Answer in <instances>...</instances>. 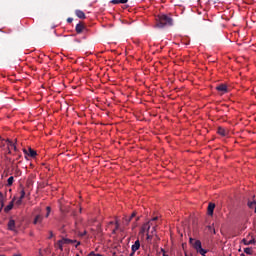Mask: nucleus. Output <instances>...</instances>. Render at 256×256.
Instances as JSON below:
<instances>
[{"instance_id": "19", "label": "nucleus", "mask_w": 256, "mask_h": 256, "mask_svg": "<svg viewBox=\"0 0 256 256\" xmlns=\"http://www.w3.org/2000/svg\"><path fill=\"white\" fill-rule=\"evenodd\" d=\"M256 201H248V207L249 209H255Z\"/></svg>"}, {"instance_id": "18", "label": "nucleus", "mask_w": 256, "mask_h": 256, "mask_svg": "<svg viewBox=\"0 0 256 256\" xmlns=\"http://www.w3.org/2000/svg\"><path fill=\"white\" fill-rule=\"evenodd\" d=\"M13 181H15V178L10 176L7 180V187H11V185H13Z\"/></svg>"}, {"instance_id": "44", "label": "nucleus", "mask_w": 256, "mask_h": 256, "mask_svg": "<svg viewBox=\"0 0 256 256\" xmlns=\"http://www.w3.org/2000/svg\"><path fill=\"white\" fill-rule=\"evenodd\" d=\"M0 256H5V255H0Z\"/></svg>"}, {"instance_id": "38", "label": "nucleus", "mask_w": 256, "mask_h": 256, "mask_svg": "<svg viewBox=\"0 0 256 256\" xmlns=\"http://www.w3.org/2000/svg\"><path fill=\"white\" fill-rule=\"evenodd\" d=\"M134 255H135V252L132 251V252L130 253V256H134Z\"/></svg>"}, {"instance_id": "13", "label": "nucleus", "mask_w": 256, "mask_h": 256, "mask_svg": "<svg viewBox=\"0 0 256 256\" xmlns=\"http://www.w3.org/2000/svg\"><path fill=\"white\" fill-rule=\"evenodd\" d=\"M217 133H218V135H221V137H226L227 130H225V128H223V127H218Z\"/></svg>"}, {"instance_id": "37", "label": "nucleus", "mask_w": 256, "mask_h": 256, "mask_svg": "<svg viewBox=\"0 0 256 256\" xmlns=\"http://www.w3.org/2000/svg\"><path fill=\"white\" fill-rule=\"evenodd\" d=\"M83 235H87V232H86V231H84V232H83V234H81V236L83 237Z\"/></svg>"}, {"instance_id": "22", "label": "nucleus", "mask_w": 256, "mask_h": 256, "mask_svg": "<svg viewBox=\"0 0 256 256\" xmlns=\"http://www.w3.org/2000/svg\"><path fill=\"white\" fill-rule=\"evenodd\" d=\"M244 253H246V255H253V251H251V248H245Z\"/></svg>"}, {"instance_id": "30", "label": "nucleus", "mask_w": 256, "mask_h": 256, "mask_svg": "<svg viewBox=\"0 0 256 256\" xmlns=\"http://www.w3.org/2000/svg\"><path fill=\"white\" fill-rule=\"evenodd\" d=\"M151 239H153V236L147 234V241H149V240H151Z\"/></svg>"}, {"instance_id": "15", "label": "nucleus", "mask_w": 256, "mask_h": 256, "mask_svg": "<svg viewBox=\"0 0 256 256\" xmlns=\"http://www.w3.org/2000/svg\"><path fill=\"white\" fill-rule=\"evenodd\" d=\"M242 243L244 245H255L256 241H255V238H253L252 240L248 241L247 239H242Z\"/></svg>"}, {"instance_id": "24", "label": "nucleus", "mask_w": 256, "mask_h": 256, "mask_svg": "<svg viewBox=\"0 0 256 256\" xmlns=\"http://www.w3.org/2000/svg\"><path fill=\"white\" fill-rule=\"evenodd\" d=\"M88 256H103V255H101V254H95V252H90V253L88 254Z\"/></svg>"}, {"instance_id": "39", "label": "nucleus", "mask_w": 256, "mask_h": 256, "mask_svg": "<svg viewBox=\"0 0 256 256\" xmlns=\"http://www.w3.org/2000/svg\"><path fill=\"white\" fill-rule=\"evenodd\" d=\"M2 210H3V204H2V206L0 207V213H1Z\"/></svg>"}, {"instance_id": "40", "label": "nucleus", "mask_w": 256, "mask_h": 256, "mask_svg": "<svg viewBox=\"0 0 256 256\" xmlns=\"http://www.w3.org/2000/svg\"><path fill=\"white\" fill-rule=\"evenodd\" d=\"M155 231V226L152 227V233Z\"/></svg>"}, {"instance_id": "16", "label": "nucleus", "mask_w": 256, "mask_h": 256, "mask_svg": "<svg viewBox=\"0 0 256 256\" xmlns=\"http://www.w3.org/2000/svg\"><path fill=\"white\" fill-rule=\"evenodd\" d=\"M8 142H11V140H9V139H7V140H5V139L0 140V148L1 149H5Z\"/></svg>"}, {"instance_id": "35", "label": "nucleus", "mask_w": 256, "mask_h": 256, "mask_svg": "<svg viewBox=\"0 0 256 256\" xmlns=\"http://www.w3.org/2000/svg\"><path fill=\"white\" fill-rule=\"evenodd\" d=\"M79 245H81V242L80 241H76V245H75V247L77 248Z\"/></svg>"}, {"instance_id": "5", "label": "nucleus", "mask_w": 256, "mask_h": 256, "mask_svg": "<svg viewBox=\"0 0 256 256\" xmlns=\"http://www.w3.org/2000/svg\"><path fill=\"white\" fill-rule=\"evenodd\" d=\"M11 145H13V141L7 142V146L4 149L5 150V158L8 159V161H11V159H9V157H7V155H11Z\"/></svg>"}, {"instance_id": "3", "label": "nucleus", "mask_w": 256, "mask_h": 256, "mask_svg": "<svg viewBox=\"0 0 256 256\" xmlns=\"http://www.w3.org/2000/svg\"><path fill=\"white\" fill-rule=\"evenodd\" d=\"M192 245L197 253H199L202 256L207 255V250L203 249L200 240H196L195 243Z\"/></svg>"}, {"instance_id": "42", "label": "nucleus", "mask_w": 256, "mask_h": 256, "mask_svg": "<svg viewBox=\"0 0 256 256\" xmlns=\"http://www.w3.org/2000/svg\"><path fill=\"white\" fill-rule=\"evenodd\" d=\"M208 229H211V226H208Z\"/></svg>"}, {"instance_id": "12", "label": "nucleus", "mask_w": 256, "mask_h": 256, "mask_svg": "<svg viewBox=\"0 0 256 256\" xmlns=\"http://www.w3.org/2000/svg\"><path fill=\"white\" fill-rule=\"evenodd\" d=\"M75 15L78 17V19H86L85 12L82 10H76Z\"/></svg>"}, {"instance_id": "43", "label": "nucleus", "mask_w": 256, "mask_h": 256, "mask_svg": "<svg viewBox=\"0 0 256 256\" xmlns=\"http://www.w3.org/2000/svg\"><path fill=\"white\" fill-rule=\"evenodd\" d=\"M213 233L215 234V230H213Z\"/></svg>"}, {"instance_id": "1", "label": "nucleus", "mask_w": 256, "mask_h": 256, "mask_svg": "<svg viewBox=\"0 0 256 256\" xmlns=\"http://www.w3.org/2000/svg\"><path fill=\"white\" fill-rule=\"evenodd\" d=\"M156 21V26L159 27V29H163V27L167 26L171 27V25H173V18L165 14L159 15Z\"/></svg>"}, {"instance_id": "21", "label": "nucleus", "mask_w": 256, "mask_h": 256, "mask_svg": "<svg viewBox=\"0 0 256 256\" xmlns=\"http://www.w3.org/2000/svg\"><path fill=\"white\" fill-rule=\"evenodd\" d=\"M20 199H22V200H24L25 199V189H21V191H20V197H19Z\"/></svg>"}, {"instance_id": "6", "label": "nucleus", "mask_w": 256, "mask_h": 256, "mask_svg": "<svg viewBox=\"0 0 256 256\" xmlns=\"http://www.w3.org/2000/svg\"><path fill=\"white\" fill-rule=\"evenodd\" d=\"M85 29H86L85 24L83 22L78 23L75 27V31H76V33H78V35L83 33V31H85Z\"/></svg>"}, {"instance_id": "41", "label": "nucleus", "mask_w": 256, "mask_h": 256, "mask_svg": "<svg viewBox=\"0 0 256 256\" xmlns=\"http://www.w3.org/2000/svg\"><path fill=\"white\" fill-rule=\"evenodd\" d=\"M75 225H76V229H77V222L75 223Z\"/></svg>"}, {"instance_id": "34", "label": "nucleus", "mask_w": 256, "mask_h": 256, "mask_svg": "<svg viewBox=\"0 0 256 256\" xmlns=\"http://www.w3.org/2000/svg\"><path fill=\"white\" fill-rule=\"evenodd\" d=\"M193 241H194L193 238H190V239H189V243H191V245H194V244H193Z\"/></svg>"}, {"instance_id": "25", "label": "nucleus", "mask_w": 256, "mask_h": 256, "mask_svg": "<svg viewBox=\"0 0 256 256\" xmlns=\"http://www.w3.org/2000/svg\"><path fill=\"white\" fill-rule=\"evenodd\" d=\"M23 203V199L19 198L17 201H16V205H21Z\"/></svg>"}, {"instance_id": "29", "label": "nucleus", "mask_w": 256, "mask_h": 256, "mask_svg": "<svg viewBox=\"0 0 256 256\" xmlns=\"http://www.w3.org/2000/svg\"><path fill=\"white\" fill-rule=\"evenodd\" d=\"M12 149H14V151L17 153L18 149L17 146L15 145V143H13V145H11Z\"/></svg>"}, {"instance_id": "7", "label": "nucleus", "mask_w": 256, "mask_h": 256, "mask_svg": "<svg viewBox=\"0 0 256 256\" xmlns=\"http://www.w3.org/2000/svg\"><path fill=\"white\" fill-rule=\"evenodd\" d=\"M216 89L219 91V93H221L222 95H225V93H227L228 88L226 84H220L216 87Z\"/></svg>"}, {"instance_id": "11", "label": "nucleus", "mask_w": 256, "mask_h": 256, "mask_svg": "<svg viewBox=\"0 0 256 256\" xmlns=\"http://www.w3.org/2000/svg\"><path fill=\"white\" fill-rule=\"evenodd\" d=\"M140 247H141V242H139V240H136L135 243L132 245L133 253H136L137 251H139Z\"/></svg>"}, {"instance_id": "4", "label": "nucleus", "mask_w": 256, "mask_h": 256, "mask_svg": "<svg viewBox=\"0 0 256 256\" xmlns=\"http://www.w3.org/2000/svg\"><path fill=\"white\" fill-rule=\"evenodd\" d=\"M133 219H135V221H139L140 217L137 216V212H133L130 217L125 216L123 218L124 221V225H129V223H131V221H133Z\"/></svg>"}, {"instance_id": "31", "label": "nucleus", "mask_w": 256, "mask_h": 256, "mask_svg": "<svg viewBox=\"0 0 256 256\" xmlns=\"http://www.w3.org/2000/svg\"><path fill=\"white\" fill-rule=\"evenodd\" d=\"M127 1H129V0H119V3L125 4V3H127Z\"/></svg>"}, {"instance_id": "28", "label": "nucleus", "mask_w": 256, "mask_h": 256, "mask_svg": "<svg viewBox=\"0 0 256 256\" xmlns=\"http://www.w3.org/2000/svg\"><path fill=\"white\" fill-rule=\"evenodd\" d=\"M53 237H54L53 231H49V237H48V239H53Z\"/></svg>"}, {"instance_id": "33", "label": "nucleus", "mask_w": 256, "mask_h": 256, "mask_svg": "<svg viewBox=\"0 0 256 256\" xmlns=\"http://www.w3.org/2000/svg\"><path fill=\"white\" fill-rule=\"evenodd\" d=\"M3 201V193L0 192V203Z\"/></svg>"}, {"instance_id": "8", "label": "nucleus", "mask_w": 256, "mask_h": 256, "mask_svg": "<svg viewBox=\"0 0 256 256\" xmlns=\"http://www.w3.org/2000/svg\"><path fill=\"white\" fill-rule=\"evenodd\" d=\"M43 223V215L38 214L35 216L34 220H33V224L34 225H41Z\"/></svg>"}, {"instance_id": "36", "label": "nucleus", "mask_w": 256, "mask_h": 256, "mask_svg": "<svg viewBox=\"0 0 256 256\" xmlns=\"http://www.w3.org/2000/svg\"><path fill=\"white\" fill-rule=\"evenodd\" d=\"M158 217L152 218V221H157Z\"/></svg>"}, {"instance_id": "14", "label": "nucleus", "mask_w": 256, "mask_h": 256, "mask_svg": "<svg viewBox=\"0 0 256 256\" xmlns=\"http://www.w3.org/2000/svg\"><path fill=\"white\" fill-rule=\"evenodd\" d=\"M8 229H9V231H15V220H13V219L9 220Z\"/></svg>"}, {"instance_id": "27", "label": "nucleus", "mask_w": 256, "mask_h": 256, "mask_svg": "<svg viewBox=\"0 0 256 256\" xmlns=\"http://www.w3.org/2000/svg\"><path fill=\"white\" fill-rule=\"evenodd\" d=\"M111 3H112L113 5H119L120 2H119V0H112Z\"/></svg>"}, {"instance_id": "17", "label": "nucleus", "mask_w": 256, "mask_h": 256, "mask_svg": "<svg viewBox=\"0 0 256 256\" xmlns=\"http://www.w3.org/2000/svg\"><path fill=\"white\" fill-rule=\"evenodd\" d=\"M13 201H15V199H13L5 208L4 211L6 213H9V211H11V209H13Z\"/></svg>"}, {"instance_id": "32", "label": "nucleus", "mask_w": 256, "mask_h": 256, "mask_svg": "<svg viewBox=\"0 0 256 256\" xmlns=\"http://www.w3.org/2000/svg\"><path fill=\"white\" fill-rule=\"evenodd\" d=\"M67 23H73V18H68Z\"/></svg>"}, {"instance_id": "9", "label": "nucleus", "mask_w": 256, "mask_h": 256, "mask_svg": "<svg viewBox=\"0 0 256 256\" xmlns=\"http://www.w3.org/2000/svg\"><path fill=\"white\" fill-rule=\"evenodd\" d=\"M24 153L26 155H29V157H32L33 159H35V157H37V151L33 150L32 148L28 149V153H27V150L24 149Z\"/></svg>"}, {"instance_id": "10", "label": "nucleus", "mask_w": 256, "mask_h": 256, "mask_svg": "<svg viewBox=\"0 0 256 256\" xmlns=\"http://www.w3.org/2000/svg\"><path fill=\"white\" fill-rule=\"evenodd\" d=\"M214 211H215V203L210 202L207 209L208 215L213 216Z\"/></svg>"}, {"instance_id": "20", "label": "nucleus", "mask_w": 256, "mask_h": 256, "mask_svg": "<svg viewBox=\"0 0 256 256\" xmlns=\"http://www.w3.org/2000/svg\"><path fill=\"white\" fill-rule=\"evenodd\" d=\"M46 211H47V212H46L45 217L48 218L49 215H51V206H47V207H46Z\"/></svg>"}, {"instance_id": "2", "label": "nucleus", "mask_w": 256, "mask_h": 256, "mask_svg": "<svg viewBox=\"0 0 256 256\" xmlns=\"http://www.w3.org/2000/svg\"><path fill=\"white\" fill-rule=\"evenodd\" d=\"M71 243H77V240H71L63 237L61 240L57 241L56 247L60 249V251H63V245H70Z\"/></svg>"}, {"instance_id": "45", "label": "nucleus", "mask_w": 256, "mask_h": 256, "mask_svg": "<svg viewBox=\"0 0 256 256\" xmlns=\"http://www.w3.org/2000/svg\"><path fill=\"white\" fill-rule=\"evenodd\" d=\"M15 256H19V255H15Z\"/></svg>"}, {"instance_id": "26", "label": "nucleus", "mask_w": 256, "mask_h": 256, "mask_svg": "<svg viewBox=\"0 0 256 256\" xmlns=\"http://www.w3.org/2000/svg\"><path fill=\"white\" fill-rule=\"evenodd\" d=\"M115 225H116V228L113 230V233H115L117 231V229H119V222L116 221Z\"/></svg>"}, {"instance_id": "23", "label": "nucleus", "mask_w": 256, "mask_h": 256, "mask_svg": "<svg viewBox=\"0 0 256 256\" xmlns=\"http://www.w3.org/2000/svg\"><path fill=\"white\" fill-rule=\"evenodd\" d=\"M151 225H152V223L151 222H148L147 224H145L144 226H143V229H148V231L151 229Z\"/></svg>"}]
</instances>
